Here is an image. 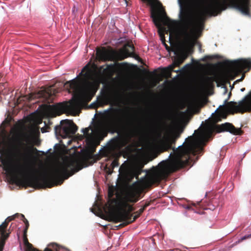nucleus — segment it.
I'll use <instances>...</instances> for the list:
<instances>
[{
    "mask_svg": "<svg viewBox=\"0 0 251 251\" xmlns=\"http://www.w3.org/2000/svg\"><path fill=\"white\" fill-rule=\"evenodd\" d=\"M34 152H38L36 148L20 142L13 147L10 160L0 156L3 169L11 177L12 183L25 187L40 188L46 185L50 188L54 186L52 182L61 185L64 179L82 169L77 160L66 158L50 173L46 172L37 175L38 172L31 166Z\"/></svg>",
    "mask_w": 251,
    "mask_h": 251,
    "instance_id": "f257e3e1",
    "label": "nucleus"
},
{
    "mask_svg": "<svg viewBox=\"0 0 251 251\" xmlns=\"http://www.w3.org/2000/svg\"><path fill=\"white\" fill-rule=\"evenodd\" d=\"M181 34L186 44L199 38L208 18L216 16L230 6L250 16L251 0H178Z\"/></svg>",
    "mask_w": 251,
    "mask_h": 251,
    "instance_id": "f03ea898",
    "label": "nucleus"
},
{
    "mask_svg": "<svg viewBox=\"0 0 251 251\" xmlns=\"http://www.w3.org/2000/svg\"><path fill=\"white\" fill-rule=\"evenodd\" d=\"M214 130L217 133L227 131L239 135L243 133L240 128H236L232 124L226 123L216 125L214 129L210 126L203 127L195 136L188 137L185 143L177 148L173 147L177 140L174 137L162 140L159 146L162 151L172 150L173 152L170 153L168 159L161 161L154 168L153 175L156 179L160 181L166 179L171 173L184 167L188 164L191 155L202 154L203 147Z\"/></svg>",
    "mask_w": 251,
    "mask_h": 251,
    "instance_id": "7ed1b4c3",
    "label": "nucleus"
},
{
    "mask_svg": "<svg viewBox=\"0 0 251 251\" xmlns=\"http://www.w3.org/2000/svg\"><path fill=\"white\" fill-rule=\"evenodd\" d=\"M87 68V66H85L76 78L65 83L59 82L57 85V83H56L49 90L40 91L37 94V97H42L48 100L51 96L55 95L64 88L69 93H73L74 99L69 102L58 103L49 105L50 110L58 115H60L67 110L79 108L89 102L96 92L93 85L88 83H82L81 79L78 78L84 75L83 72Z\"/></svg>",
    "mask_w": 251,
    "mask_h": 251,
    "instance_id": "20e7f679",
    "label": "nucleus"
},
{
    "mask_svg": "<svg viewBox=\"0 0 251 251\" xmlns=\"http://www.w3.org/2000/svg\"><path fill=\"white\" fill-rule=\"evenodd\" d=\"M117 120L113 116H109L103 122H100L94 126V129L89 126L82 129L83 135L80 139L85 138L87 144L90 146L98 145L100 141L107 136L109 132H114L117 129Z\"/></svg>",
    "mask_w": 251,
    "mask_h": 251,
    "instance_id": "39448f33",
    "label": "nucleus"
},
{
    "mask_svg": "<svg viewBox=\"0 0 251 251\" xmlns=\"http://www.w3.org/2000/svg\"><path fill=\"white\" fill-rule=\"evenodd\" d=\"M149 183L146 179H142L133 183L130 190L127 193L125 199L118 201L116 199H111L113 194L109 193V202L110 205L117 204L121 209H126L129 204L128 202L135 203L140 199L141 195L148 187Z\"/></svg>",
    "mask_w": 251,
    "mask_h": 251,
    "instance_id": "423d86ee",
    "label": "nucleus"
},
{
    "mask_svg": "<svg viewBox=\"0 0 251 251\" xmlns=\"http://www.w3.org/2000/svg\"><path fill=\"white\" fill-rule=\"evenodd\" d=\"M141 130L140 123H130L124 135L112 138L108 143V148L112 151L121 149L130 143L132 139L139 134Z\"/></svg>",
    "mask_w": 251,
    "mask_h": 251,
    "instance_id": "0eeeda50",
    "label": "nucleus"
},
{
    "mask_svg": "<svg viewBox=\"0 0 251 251\" xmlns=\"http://www.w3.org/2000/svg\"><path fill=\"white\" fill-rule=\"evenodd\" d=\"M134 50L133 45L128 44L125 46L121 52L102 47L101 49H97L96 55L98 58L101 61H117L123 60L128 57H134Z\"/></svg>",
    "mask_w": 251,
    "mask_h": 251,
    "instance_id": "6e6552de",
    "label": "nucleus"
},
{
    "mask_svg": "<svg viewBox=\"0 0 251 251\" xmlns=\"http://www.w3.org/2000/svg\"><path fill=\"white\" fill-rule=\"evenodd\" d=\"M251 112V96H245L238 102L229 101L224 108L220 109L217 113L219 117L226 119L227 113L234 114L235 113L243 114L245 112Z\"/></svg>",
    "mask_w": 251,
    "mask_h": 251,
    "instance_id": "1a4fd4ad",
    "label": "nucleus"
},
{
    "mask_svg": "<svg viewBox=\"0 0 251 251\" xmlns=\"http://www.w3.org/2000/svg\"><path fill=\"white\" fill-rule=\"evenodd\" d=\"M77 129V126L72 121L62 120L60 125L55 127V133L56 135L66 138L75 134Z\"/></svg>",
    "mask_w": 251,
    "mask_h": 251,
    "instance_id": "9d476101",
    "label": "nucleus"
},
{
    "mask_svg": "<svg viewBox=\"0 0 251 251\" xmlns=\"http://www.w3.org/2000/svg\"><path fill=\"white\" fill-rule=\"evenodd\" d=\"M134 210V208L132 205L129 204L126 209H121L111 213L110 214V221L117 223L122 222L125 223L132 220V214H131V212Z\"/></svg>",
    "mask_w": 251,
    "mask_h": 251,
    "instance_id": "9b49d317",
    "label": "nucleus"
},
{
    "mask_svg": "<svg viewBox=\"0 0 251 251\" xmlns=\"http://www.w3.org/2000/svg\"><path fill=\"white\" fill-rule=\"evenodd\" d=\"M19 214L17 213L13 216L8 217L0 225V251H2L5 245V240L8 238L10 232H7V227L10 222L18 217Z\"/></svg>",
    "mask_w": 251,
    "mask_h": 251,
    "instance_id": "f8f14e48",
    "label": "nucleus"
},
{
    "mask_svg": "<svg viewBox=\"0 0 251 251\" xmlns=\"http://www.w3.org/2000/svg\"><path fill=\"white\" fill-rule=\"evenodd\" d=\"M188 56L186 51H182L179 54H177L175 58L173 63L168 67L164 68L163 73L164 74L170 76L172 72L178 73L179 70H174L176 67H179L186 60Z\"/></svg>",
    "mask_w": 251,
    "mask_h": 251,
    "instance_id": "ddd939ff",
    "label": "nucleus"
},
{
    "mask_svg": "<svg viewBox=\"0 0 251 251\" xmlns=\"http://www.w3.org/2000/svg\"><path fill=\"white\" fill-rule=\"evenodd\" d=\"M233 66L237 70H244L247 69L249 71L251 69V59L247 58L236 61L233 63Z\"/></svg>",
    "mask_w": 251,
    "mask_h": 251,
    "instance_id": "4468645a",
    "label": "nucleus"
},
{
    "mask_svg": "<svg viewBox=\"0 0 251 251\" xmlns=\"http://www.w3.org/2000/svg\"><path fill=\"white\" fill-rule=\"evenodd\" d=\"M151 17L154 25L159 29V33L162 42H165L164 33L163 31H160L161 28V19L160 16L156 14L155 12H152Z\"/></svg>",
    "mask_w": 251,
    "mask_h": 251,
    "instance_id": "2eb2a0df",
    "label": "nucleus"
},
{
    "mask_svg": "<svg viewBox=\"0 0 251 251\" xmlns=\"http://www.w3.org/2000/svg\"><path fill=\"white\" fill-rule=\"evenodd\" d=\"M222 80L221 74L215 73L212 76H207L205 79L206 85L209 87L214 86V82L217 83V86H219V82Z\"/></svg>",
    "mask_w": 251,
    "mask_h": 251,
    "instance_id": "dca6fc26",
    "label": "nucleus"
},
{
    "mask_svg": "<svg viewBox=\"0 0 251 251\" xmlns=\"http://www.w3.org/2000/svg\"><path fill=\"white\" fill-rule=\"evenodd\" d=\"M144 210H145L144 209V208H141L138 211L135 212L134 213L135 215L133 217V218H132V220L127 221L126 222L123 223L122 224H121L119 225V226H122V227L125 226H126L127 225H129V224L132 223V222H134L138 218H139L140 216V215L142 214V213L144 212Z\"/></svg>",
    "mask_w": 251,
    "mask_h": 251,
    "instance_id": "f3484780",
    "label": "nucleus"
},
{
    "mask_svg": "<svg viewBox=\"0 0 251 251\" xmlns=\"http://www.w3.org/2000/svg\"><path fill=\"white\" fill-rule=\"evenodd\" d=\"M118 165H119L118 159H115L112 162L110 166H109V167H107V166H106L105 170L108 175H111L113 173V170L114 169V168L118 166Z\"/></svg>",
    "mask_w": 251,
    "mask_h": 251,
    "instance_id": "a211bd4d",
    "label": "nucleus"
},
{
    "mask_svg": "<svg viewBox=\"0 0 251 251\" xmlns=\"http://www.w3.org/2000/svg\"><path fill=\"white\" fill-rule=\"evenodd\" d=\"M251 237V234H249V235H245L243 237H242V238H241L240 239H239L238 242V243H240V242H242L243 241L247 239H248V238H250Z\"/></svg>",
    "mask_w": 251,
    "mask_h": 251,
    "instance_id": "6ab92c4d",
    "label": "nucleus"
},
{
    "mask_svg": "<svg viewBox=\"0 0 251 251\" xmlns=\"http://www.w3.org/2000/svg\"><path fill=\"white\" fill-rule=\"evenodd\" d=\"M24 141L26 143H28L30 141V136L27 134H25L24 135Z\"/></svg>",
    "mask_w": 251,
    "mask_h": 251,
    "instance_id": "aec40b11",
    "label": "nucleus"
},
{
    "mask_svg": "<svg viewBox=\"0 0 251 251\" xmlns=\"http://www.w3.org/2000/svg\"><path fill=\"white\" fill-rule=\"evenodd\" d=\"M29 224L28 221H26V223L25 224V228L24 230V233H26L27 232L28 228L29 227Z\"/></svg>",
    "mask_w": 251,
    "mask_h": 251,
    "instance_id": "412c9836",
    "label": "nucleus"
},
{
    "mask_svg": "<svg viewBox=\"0 0 251 251\" xmlns=\"http://www.w3.org/2000/svg\"><path fill=\"white\" fill-rule=\"evenodd\" d=\"M180 134H181V132H179L175 133V134L173 135V136H172V137H174L177 140L178 138L180 137Z\"/></svg>",
    "mask_w": 251,
    "mask_h": 251,
    "instance_id": "4be33fe9",
    "label": "nucleus"
},
{
    "mask_svg": "<svg viewBox=\"0 0 251 251\" xmlns=\"http://www.w3.org/2000/svg\"><path fill=\"white\" fill-rule=\"evenodd\" d=\"M19 216H21L22 218V220L24 222L25 224L26 223V221H28L27 219L25 218V216L22 214H19Z\"/></svg>",
    "mask_w": 251,
    "mask_h": 251,
    "instance_id": "5701e85b",
    "label": "nucleus"
},
{
    "mask_svg": "<svg viewBox=\"0 0 251 251\" xmlns=\"http://www.w3.org/2000/svg\"><path fill=\"white\" fill-rule=\"evenodd\" d=\"M151 204V201H147V202H146V203H145V204L143 205V208H144V210H145V209L148 207Z\"/></svg>",
    "mask_w": 251,
    "mask_h": 251,
    "instance_id": "b1692460",
    "label": "nucleus"
},
{
    "mask_svg": "<svg viewBox=\"0 0 251 251\" xmlns=\"http://www.w3.org/2000/svg\"><path fill=\"white\" fill-rule=\"evenodd\" d=\"M114 67V64H110L108 66V68L110 69H113Z\"/></svg>",
    "mask_w": 251,
    "mask_h": 251,
    "instance_id": "393cba45",
    "label": "nucleus"
},
{
    "mask_svg": "<svg viewBox=\"0 0 251 251\" xmlns=\"http://www.w3.org/2000/svg\"><path fill=\"white\" fill-rule=\"evenodd\" d=\"M162 43H163L164 45L165 46L166 49L167 50H169V47L168 46V45L165 43V42H162Z\"/></svg>",
    "mask_w": 251,
    "mask_h": 251,
    "instance_id": "a878e982",
    "label": "nucleus"
},
{
    "mask_svg": "<svg viewBox=\"0 0 251 251\" xmlns=\"http://www.w3.org/2000/svg\"><path fill=\"white\" fill-rule=\"evenodd\" d=\"M106 100V98L104 97V98H101L100 99V100L101 101V102L103 103Z\"/></svg>",
    "mask_w": 251,
    "mask_h": 251,
    "instance_id": "bb28decb",
    "label": "nucleus"
},
{
    "mask_svg": "<svg viewBox=\"0 0 251 251\" xmlns=\"http://www.w3.org/2000/svg\"><path fill=\"white\" fill-rule=\"evenodd\" d=\"M3 153V150H0V153L2 155Z\"/></svg>",
    "mask_w": 251,
    "mask_h": 251,
    "instance_id": "cd10ccee",
    "label": "nucleus"
},
{
    "mask_svg": "<svg viewBox=\"0 0 251 251\" xmlns=\"http://www.w3.org/2000/svg\"><path fill=\"white\" fill-rule=\"evenodd\" d=\"M245 88H242V89H241V91H242V92H243V91H245Z\"/></svg>",
    "mask_w": 251,
    "mask_h": 251,
    "instance_id": "c85d7f7f",
    "label": "nucleus"
},
{
    "mask_svg": "<svg viewBox=\"0 0 251 251\" xmlns=\"http://www.w3.org/2000/svg\"><path fill=\"white\" fill-rule=\"evenodd\" d=\"M158 135H159V137H161V132H160V131H159V133H158Z\"/></svg>",
    "mask_w": 251,
    "mask_h": 251,
    "instance_id": "c756f323",
    "label": "nucleus"
},
{
    "mask_svg": "<svg viewBox=\"0 0 251 251\" xmlns=\"http://www.w3.org/2000/svg\"><path fill=\"white\" fill-rule=\"evenodd\" d=\"M244 78V76H243L240 79H239V81L242 80Z\"/></svg>",
    "mask_w": 251,
    "mask_h": 251,
    "instance_id": "7c9ffc66",
    "label": "nucleus"
},
{
    "mask_svg": "<svg viewBox=\"0 0 251 251\" xmlns=\"http://www.w3.org/2000/svg\"><path fill=\"white\" fill-rule=\"evenodd\" d=\"M139 174H140V173H138V174H137V176H136V178H138V176H139Z\"/></svg>",
    "mask_w": 251,
    "mask_h": 251,
    "instance_id": "2f4dec72",
    "label": "nucleus"
},
{
    "mask_svg": "<svg viewBox=\"0 0 251 251\" xmlns=\"http://www.w3.org/2000/svg\"><path fill=\"white\" fill-rule=\"evenodd\" d=\"M197 130H195V133H197Z\"/></svg>",
    "mask_w": 251,
    "mask_h": 251,
    "instance_id": "473e14b6",
    "label": "nucleus"
}]
</instances>
